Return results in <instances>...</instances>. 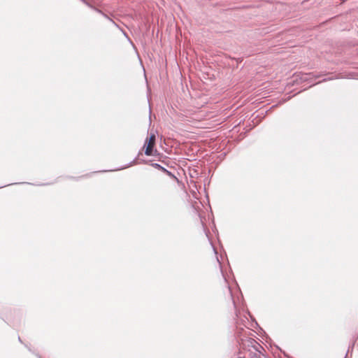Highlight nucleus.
Segmentation results:
<instances>
[{"mask_svg":"<svg viewBox=\"0 0 358 358\" xmlns=\"http://www.w3.org/2000/svg\"><path fill=\"white\" fill-rule=\"evenodd\" d=\"M155 134H151L149 138L146 139L145 143L144 145L145 147V155L150 156V155H156L157 151L156 150L155 151L153 150V147L155 145Z\"/></svg>","mask_w":358,"mask_h":358,"instance_id":"1","label":"nucleus"},{"mask_svg":"<svg viewBox=\"0 0 358 358\" xmlns=\"http://www.w3.org/2000/svg\"><path fill=\"white\" fill-rule=\"evenodd\" d=\"M151 165L154 168H155V169H157L158 170H160L161 171H162L163 173L166 174L170 178H173V179H176V176L173 173H172L171 171H169V170H167L164 167L162 166L160 164H159L157 163H152Z\"/></svg>","mask_w":358,"mask_h":358,"instance_id":"2","label":"nucleus"},{"mask_svg":"<svg viewBox=\"0 0 358 358\" xmlns=\"http://www.w3.org/2000/svg\"><path fill=\"white\" fill-rule=\"evenodd\" d=\"M92 9L94 10L96 12H97L98 13H100L101 15H102L103 17H105L106 18H108V20H110V21H112V20L110 18H109L107 15H106L104 13H103L102 10H101L99 8H96L94 6V8H91Z\"/></svg>","mask_w":358,"mask_h":358,"instance_id":"4","label":"nucleus"},{"mask_svg":"<svg viewBox=\"0 0 358 358\" xmlns=\"http://www.w3.org/2000/svg\"><path fill=\"white\" fill-rule=\"evenodd\" d=\"M238 358H244V357H238Z\"/></svg>","mask_w":358,"mask_h":358,"instance_id":"5","label":"nucleus"},{"mask_svg":"<svg viewBox=\"0 0 358 358\" xmlns=\"http://www.w3.org/2000/svg\"><path fill=\"white\" fill-rule=\"evenodd\" d=\"M320 75H315L313 73H308V74H304L302 75V77L301 78L303 80H316L317 78H320Z\"/></svg>","mask_w":358,"mask_h":358,"instance_id":"3","label":"nucleus"}]
</instances>
